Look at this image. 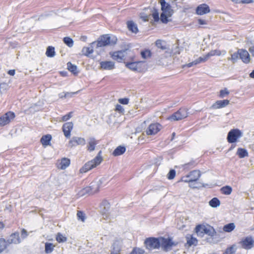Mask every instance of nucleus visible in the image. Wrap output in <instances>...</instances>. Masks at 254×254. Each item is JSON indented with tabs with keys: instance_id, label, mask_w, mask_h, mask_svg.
<instances>
[{
	"instance_id": "obj_1",
	"label": "nucleus",
	"mask_w": 254,
	"mask_h": 254,
	"mask_svg": "<svg viewBox=\"0 0 254 254\" xmlns=\"http://www.w3.org/2000/svg\"><path fill=\"white\" fill-rule=\"evenodd\" d=\"M161 9L162 12L160 15V20L163 23L167 24L170 20L168 17H171L174 13L171 5L166 2L165 0H160Z\"/></svg>"
},
{
	"instance_id": "obj_2",
	"label": "nucleus",
	"mask_w": 254,
	"mask_h": 254,
	"mask_svg": "<svg viewBox=\"0 0 254 254\" xmlns=\"http://www.w3.org/2000/svg\"><path fill=\"white\" fill-rule=\"evenodd\" d=\"M109 182V178L107 176H104L102 177L96 178L91 184L90 186L88 187L90 191V193L94 194L98 191L99 189Z\"/></svg>"
},
{
	"instance_id": "obj_3",
	"label": "nucleus",
	"mask_w": 254,
	"mask_h": 254,
	"mask_svg": "<svg viewBox=\"0 0 254 254\" xmlns=\"http://www.w3.org/2000/svg\"><path fill=\"white\" fill-rule=\"evenodd\" d=\"M117 38L114 36H110L109 35H103L100 36L95 45L96 48L102 47L107 45H114L117 43Z\"/></svg>"
},
{
	"instance_id": "obj_4",
	"label": "nucleus",
	"mask_w": 254,
	"mask_h": 254,
	"mask_svg": "<svg viewBox=\"0 0 254 254\" xmlns=\"http://www.w3.org/2000/svg\"><path fill=\"white\" fill-rule=\"evenodd\" d=\"M101 151H100L97 155L93 160L87 162L80 169V173H84L96 167L97 165H99L103 160L102 157L101 156Z\"/></svg>"
},
{
	"instance_id": "obj_5",
	"label": "nucleus",
	"mask_w": 254,
	"mask_h": 254,
	"mask_svg": "<svg viewBox=\"0 0 254 254\" xmlns=\"http://www.w3.org/2000/svg\"><path fill=\"white\" fill-rule=\"evenodd\" d=\"M242 135L243 133L240 129L238 128L232 129L228 133L227 137V141L230 143H235Z\"/></svg>"
},
{
	"instance_id": "obj_6",
	"label": "nucleus",
	"mask_w": 254,
	"mask_h": 254,
	"mask_svg": "<svg viewBox=\"0 0 254 254\" xmlns=\"http://www.w3.org/2000/svg\"><path fill=\"white\" fill-rule=\"evenodd\" d=\"M188 117V112L185 108H181L170 116L168 119L171 121H179Z\"/></svg>"
},
{
	"instance_id": "obj_7",
	"label": "nucleus",
	"mask_w": 254,
	"mask_h": 254,
	"mask_svg": "<svg viewBox=\"0 0 254 254\" xmlns=\"http://www.w3.org/2000/svg\"><path fill=\"white\" fill-rule=\"evenodd\" d=\"M110 254H124L122 240H118L113 243Z\"/></svg>"
},
{
	"instance_id": "obj_8",
	"label": "nucleus",
	"mask_w": 254,
	"mask_h": 254,
	"mask_svg": "<svg viewBox=\"0 0 254 254\" xmlns=\"http://www.w3.org/2000/svg\"><path fill=\"white\" fill-rule=\"evenodd\" d=\"M145 244L149 250L158 249L160 247L159 238H148L145 240Z\"/></svg>"
},
{
	"instance_id": "obj_9",
	"label": "nucleus",
	"mask_w": 254,
	"mask_h": 254,
	"mask_svg": "<svg viewBox=\"0 0 254 254\" xmlns=\"http://www.w3.org/2000/svg\"><path fill=\"white\" fill-rule=\"evenodd\" d=\"M15 117L12 112H8L0 117V126H4L9 124Z\"/></svg>"
},
{
	"instance_id": "obj_10",
	"label": "nucleus",
	"mask_w": 254,
	"mask_h": 254,
	"mask_svg": "<svg viewBox=\"0 0 254 254\" xmlns=\"http://www.w3.org/2000/svg\"><path fill=\"white\" fill-rule=\"evenodd\" d=\"M144 63L142 61L127 62L126 66L132 71L140 72L142 69V65Z\"/></svg>"
},
{
	"instance_id": "obj_11",
	"label": "nucleus",
	"mask_w": 254,
	"mask_h": 254,
	"mask_svg": "<svg viewBox=\"0 0 254 254\" xmlns=\"http://www.w3.org/2000/svg\"><path fill=\"white\" fill-rule=\"evenodd\" d=\"M85 143V139L84 138L74 136L69 141L68 146L72 148L79 145H84Z\"/></svg>"
},
{
	"instance_id": "obj_12",
	"label": "nucleus",
	"mask_w": 254,
	"mask_h": 254,
	"mask_svg": "<svg viewBox=\"0 0 254 254\" xmlns=\"http://www.w3.org/2000/svg\"><path fill=\"white\" fill-rule=\"evenodd\" d=\"M240 244L243 248L246 250H250L254 246V240L251 236H249L243 239Z\"/></svg>"
},
{
	"instance_id": "obj_13",
	"label": "nucleus",
	"mask_w": 254,
	"mask_h": 254,
	"mask_svg": "<svg viewBox=\"0 0 254 254\" xmlns=\"http://www.w3.org/2000/svg\"><path fill=\"white\" fill-rule=\"evenodd\" d=\"M161 125L158 123L151 124L146 130L147 135H154L161 129Z\"/></svg>"
},
{
	"instance_id": "obj_14",
	"label": "nucleus",
	"mask_w": 254,
	"mask_h": 254,
	"mask_svg": "<svg viewBox=\"0 0 254 254\" xmlns=\"http://www.w3.org/2000/svg\"><path fill=\"white\" fill-rule=\"evenodd\" d=\"M110 205L109 202L106 201H103L100 205V211L103 215V218L106 219L109 216V210Z\"/></svg>"
},
{
	"instance_id": "obj_15",
	"label": "nucleus",
	"mask_w": 254,
	"mask_h": 254,
	"mask_svg": "<svg viewBox=\"0 0 254 254\" xmlns=\"http://www.w3.org/2000/svg\"><path fill=\"white\" fill-rule=\"evenodd\" d=\"M73 124L72 122H67L64 123L62 127L63 131L64 136L66 138H69L70 136V132L73 128Z\"/></svg>"
},
{
	"instance_id": "obj_16",
	"label": "nucleus",
	"mask_w": 254,
	"mask_h": 254,
	"mask_svg": "<svg viewBox=\"0 0 254 254\" xmlns=\"http://www.w3.org/2000/svg\"><path fill=\"white\" fill-rule=\"evenodd\" d=\"M239 57L242 61L245 64H248L250 62L251 58L248 52L245 49H239Z\"/></svg>"
},
{
	"instance_id": "obj_17",
	"label": "nucleus",
	"mask_w": 254,
	"mask_h": 254,
	"mask_svg": "<svg viewBox=\"0 0 254 254\" xmlns=\"http://www.w3.org/2000/svg\"><path fill=\"white\" fill-rule=\"evenodd\" d=\"M126 51H119L115 52L112 55V58L118 62H122L126 57Z\"/></svg>"
},
{
	"instance_id": "obj_18",
	"label": "nucleus",
	"mask_w": 254,
	"mask_h": 254,
	"mask_svg": "<svg viewBox=\"0 0 254 254\" xmlns=\"http://www.w3.org/2000/svg\"><path fill=\"white\" fill-rule=\"evenodd\" d=\"M209 7L205 3L199 5L196 9V13L198 15H203L209 13Z\"/></svg>"
},
{
	"instance_id": "obj_19",
	"label": "nucleus",
	"mask_w": 254,
	"mask_h": 254,
	"mask_svg": "<svg viewBox=\"0 0 254 254\" xmlns=\"http://www.w3.org/2000/svg\"><path fill=\"white\" fill-rule=\"evenodd\" d=\"M100 68L103 70H112L115 68V63L112 61H103L100 63Z\"/></svg>"
},
{
	"instance_id": "obj_20",
	"label": "nucleus",
	"mask_w": 254,
	"mask_h": 254,
	"mask_svg": "<svg viewBox=\"0 0 254 254\" xmlns=\"http://www.w3.org/2000/svg\"><path fill=\"white\" fill-rule=\"evenodd\" d=\"M8 244H19L21 240L19 238V233L16 232L12 234L7 239Z\"/></svg>"
},
{
	"instance_id": "obj_21",
	"label": "nucleus",
	"mask_w": 254,
	"mask_h": 254,
	"mask_svg": "<svg viewBox=\"0 0 254 254\" xmlns=\"http://www.w3.org/2000/svg\"><path fill=\"white\" fill-rule=\"evenodd\" d=\"M160 247L165 250H168L172 246L171 240L169 239L159 238Z\"/></svg>"
},
{
	"instance_id": "obj_22",
	"label": "nucleus",
	"mask_w": 254,
	"mask_h": 254,
	"mask_svg": "<svg viewBox=\"0 0 254 254\" xmlns=\"http://www.w3.org/2000/svg\"><path fill=\"white\" fill-rule=\"evenodd\" d=\"M186 238L187 239V243L185 244V246L190 247L191 246H196L197 245V240L196 238L193 237L191 235H187Z\"/></svg>"
},
{
	"instance_id": "obj_23",
	"label": "nucleus",
	"mask_w": 254,
	"mask_h": 254,
	"mask_svg": "<svg viewBox=\"0 0 254 254\" xmlns=\"http://www.w3.org/2000/svg\"><path fill=\"white\" fill-rule=\"evenodd\" d=\"M96 42H93L90 44V47H84L81 51L82 54L87 57H89V55L93 52V47L95 45Z\"/></svg>"
},
{
	"instance_id": "obj_24",
	"label": "nucleus",
	"mask_w": 254,
	"mask_h": 254,
	"mask_svg": "<svg viewBox=\"0 0 254 254\" xmlns=\"http://www.w3.org/2000/svg\"><path fill=\"white\" fill-rule=\"evenodd\" d=\"M127 29L132 33L136 34L138 32V29L137 24L132 20L127 21Z\"/></svg>"
},
{
	"instance_id": "obj_25",
	"label": "nucleus",
	"mask_w": 254,
	"mask_h": 254,
	"mask_svg": "<svg viewBox=\"0 0 254 254\" xmlns=\"http://www.w3.org/2000/svg\"><path fill=\"white\" fill-rule=\"evenodd\" d=\"M229 104V100L226 99L223 100H218L213 105L214 109H219L227 106Z\"/></svg>"
},
{
	"instance_id": "obj_26",
	"label": "nucleus",
	"mask_w": 254,
	"mask_h": 254,
	"mask_svg": "<svg viewBox=\"0 0 254 254\" xmlns=\"http://www.w3.org/2000/svg\"><path fill=\"white\" fill-rule=\"evenodd\" d=\"M52 140V136L51 134H47L43 135L41 138L40 141L42 145L46 146L50 145V142Z\"/></svg>"
},
{
	"instance_id": "obj_27",
	"label": "nucleus",
	"mask_w": 254,
	"mask_h": 254,
	"mask_svg": "<svg viewBox=\"0 0 254 254\" xmlns=\"http://www.w3.org/2000/svg\"><path fill=\"white\" fill-rule=\"evenodd\" d=\"M193 177L189 183V187L192 188H197L200 186V183L198 182L199 177Z\"/></svg>"
},
{
	"instance_id": "obj_28",
	"label": "nucleus",
	"mask_w": 254,
	"mask_h": 254,
	"mask_svg": "<svg viewBox=\"0 0 254 254\" xmlns=\"http://www.w3.org/2000/svg\"><path fill=\"white\" fill-rule=\"evenodd\" d=\"M214 229L210 225L205 226L204 234L208 235L210 236H214L216 234Z\"/></svg>"
},
{
	"instance_id": "obj_29",
	"label": "nucleus",
	"mask_w": 254,
	"mask_h": 254,
	"mask_svg": "<svg viewBox=\"0 0 254 254\" xmlns=\"http://www.w3.org/2000/svg\"><path fill=\"white\" fill-rule=\"evenodd\" d=\"M98 143V141L96 140L95 138H90L88 142V150L90 151L94 150L96 145Z\"/></svg>"
},
{
	"instance_id": "obj_30",
	"label": "nucleus",
	"mask_w": 254,
	"mask_h": 254,
	"mask_svg": "<svg viewBox=\"0 0 254 254\" xmlns=\"http://www.w3.org/2000/svg\"><path fill=\"white\" fill-rule=\"evenodd\" d=\"M126 147L124 146H119L117 147L113 151V155L114 156H117L122 155L126 151Z\"/></svg>"
},
{
	"instance_id": "obj_31",
	"label": "nucleus",
	"mask_w": 254,
	"mask_h": 254,
	"mask_svg": "<svg viewBox=\"0 0 254 254\" xmlns=\"http://www.w3.org/2000/svg\"><path fill=\"white\" fill-rule=\"evenodd\" d=\"M236 154L240 158L248 156V152L245 148H238Z\"/></svg>"
},
{
	"instance_id": "obj_32",
	"label": "nucleus",
	"mask_w": 254,
	"mask_h": 254,
	"mask_svg": "<svg viewBox=\"0 0 254 254\" xmlns=\"http://www.w3.org/2000/svg\"><path fill=\"white\" fill-rule=\"evenodd\" d=\"M55 246L51 243H46L45 245V252L46 254L51 253L54 250Z\"/></svg>"
},
{
	"instance_id": "obj_33",
	"label": "nucleus",
	"mask_w": 254,
	"mask_h": 254,
	"mask_svg": "<svg viewBox=\"0 0 254 254\" xmlns=\"http://www.w3.org/2000/svg\"><path fill=\"white\" fill-rule=\"evenodd\" d=\"M209 204L212 207L216 208L220 206V201L217 198L214 197L209 201Z\"/></svg>"
},
{
	"instance_id": "obj_34",
	"label": "nucleus",
	"mask_w": 254,
	"mask_h": 254,
	"mask_svg": "<svg viewBox=\"0 0 254 254\" xmlns=\"http://www.w3.org/2000/svg\"><path fill=\"white\" fill-rule=\"evenodd\" d=\"M70 160L67 158H64L61 160L60 168L62 169H64L70 164Z\"/></svg>"
},
{
	"instance_id": "obj_35",
	"label": "nucleus",
	"mask_w": 254,
	"mask_h": 254,
	"mask_svg": "<svg viewBox=\"0 0 254 254\" xmlns=\"http://www.w3.org/2000/svg\"><path fill=\"white\" fill-rule=\"evenodd\" d=\"M46 55L49 58H53L55 56V48L52 46H49L47 48Z\"/></svg>"
},
{
	"instance_id": "obj_36",
	"label": "nucleus",
	"mask_w": 254,
	"mask_h": 254,
	"mask_svg": "<svg viewBox=\"0 0 254 254\" xmlns=\"http://www.w3.org/2000/svg\"><path fill=\"white\" fill-rule=\"evenodd\" d=\"M9 244H8L7 240L3 238H0V253L5 250Z\"/></svg>"
},
{
	"instance_id": "obj_37",
	"label": "nucleus",
	"mask_w": 254,
	"mask_h": 254,
	"mask_svg": "<svg viewBox=\"0 0 254 254\" xmlns=\"http://www.w3.org/2000/svg\"><path fill=\"white\" fill-rule=\"evenodd\" d=\"M235 228V225L234 223H229L225 225L223 227V230L225 232H230L232 231Z\"/></svg>"
},
{
	"instance_id": "obj_38",
	"label": "nucleus",
	"mask_w": 254,
	"mask_h": 254,
	"mask_svg": "<svg viewBox=\"0 0 254 254\" xmlns=\"http://www.w3.org/2000/svg\"><path fill=\"white\" fill-rule=\"evenodd\" d=\"M86 194H92L90 193V191L88 187L81 190L77 194L79 197L83 196Z\"/></svg>"
},
{
	"instance_id": "obj_39",
	"label": "nucleus",
	"mask_w": 254,
	"mask_h": 254,
	"mask_svg": "<svg viewBox=\"0 0 254 254\" xmlns=\"http://www.w3.org/2000/svg\"><path fill=\"white\" fill-rule=\"evenodd\" d=\"M67 69L74 74H77V66L74 64H72L70 62L67 64Z\"/></svg>"
},
{
	"instance_id": "obj_40",
	"label": "nucleus",
	"mask_w": 254,
	"mask_h": 254,
	"mask_svg": "<svg viewBox=\"0 0 254 254\" xmlns=\"http://www.w3.org/2000/svg\"><path fill=\"white\" fill-rule=\"evenodd\" d=\"M221 191L222 193L226 195H229L231 193L232 189V188L230 186H226L225 187H223L221 189Z\"/></svg>"
},
{
	"instance_id": "obj_41",
	"label": "nucleus",
	"mask_w": 254,
	"mask_h": 254,
	"mask_svg": "<svg viewBox=\"0 0 254 254\" xmlns=\"http://www.w3.org/2000/svg\"><path fill=\"white\" fill-rule=\"evenodd\" d=\"M205 225H198L195 228V232L197 235L202 236L204 234Z\"/></svg>"
},
{
	"instance_id": "obj_42",
	"label": "nucleus",
	"mask_w": 254,
	"mask_h": 254,
	"mask_svg": "<svg viewBox=\"0 0 254 254\" xmlns=\"http://www.w3.org/2000/svg\"><path fill=\"white\" fill-rule=\"evenodd\" d=\"M56 240L59 243H64L67 241V238L61 233H58L56 236Z\"/></svg>"
},
{
	"instance_id": "obj_43",
	"label": "nucleus",
	"mask_w": 254,
	"mask_h": 254,
	"mask_svg": "<svg viewBox=\"0 0 254 254\" xmlns=\"http://www.w3.org/2000/svg\"><path fill=\"white\" fill-rule=\"evenodd\" d=\"M63 41L64 43L69 47H72L73 45V40L69 37H64L63 39Z\"/></svg>"
},
{
	"instance_id": "obj_44",
	"label": "nucleus",
	"mask_w": 254,
	"mask_h": 254,
	"mask_svg": "<svg viewBox=\"0 0 254 254\" xmlns=\"http://www.w3.org/2000/svg\"><path fill=\"white\" fill-rule=\"evenodd\" d=\"M141 56L142 58L146 59L147 58L151 57V53L150 50H145L144 51H141Z\"/></svg>"
},
{
	"instance_id": "obj_45",
	"label": "nucleus",
	"mask_w": 254,
	"mask_h": 254,
	"mask_svg": "<svg viewBox=\"0 0 254 254\" xmlns=\"http://www.w3.org/2000/svg\"><path fill=\"white\" fill-rule=\"evenodd\" d=\"M221 55V52L220 51L217 50H212L210 51L209 53H208L206 54L207 57L209 59L210 57L217 55V56H220Z\"/></svg>"
},
{
	"instance_id": "obj_46",
	"label": "nucleus",
	"mask_w": 254,
	"mask_h": 254,
	"mask_svg": "<svg viewBox=\"0 0 254 254\" xmlns=\"http://www.w3.org/2000/svg\"><path fill=\"white\" fill-rule=\"evenodd\" d=\"M152 15L155 21L157 22L159 20V12L157 9L154 8Z\"/></svg>"
},
{
	"instance_id": "obj_47",
	"label": "nucleus",
	"mask_w": 254,
	"mask_h": 254,
	"mask_svg": "<svg viewBox=\"0 0 254 254\" xmlns=\"http://www.w3.org/2000/svg\"><path fill=\"white\" fill-rule=\"evenodd\" d=\"M144 251L141 249L135 248L129 254H144Z\"/></svg>"
},
{
	"instance_id": "obj_48",
	"label": "nucleus",
	"mask_w": 254,
	"mask_h": 254,
	"mask_svg": "<svg viewBox=\"0 0 254 254\" xmlns=\"http://www.w3.org/2000/svg\"><path fill=\"white\" fill-rule=\"evenodd\" d=\"M239 50L237 52H235L234 54H232L231 60L232 61L233 63H235L237 62L239 57Z\"/></svg>"
},
{
	"instance_id": "obj_49",
	"label": "nucleus",
	"mask_w": 254,
	"mask_h": 254,
	"mask_svg": "<svg viewBox=\"0 0 254 254\" xmlns=\"http://www.w3.org/2000/svg\"><path fill=\"white\" fill-rule=\"evenodd\" d=\"M77 216L78 220H80L82 222L85 221V216L82 212L78 211L77 213Z\"/></svg>"
},
{
	"instance_id": "obj_50",
	"label": "nucleus",
	"mask_w": 254,
	"mask_h": 254,
	"mask_svg": "<svg viewBox=\"0 0 254 254\" xmlns=\"http://www.w3.org/2000/svg\"><path fill=\"white\" fill-rule=\"evenodd\" d=\"M73 112H70L64 116L62 118V122H65L68 120L70 118H71L72 116Z\"/></svg>"
},
{
	"instance_id": "obj_51",
	"label": "nucleus",
	"mask_w": 254,
	"mask_h": 254,
	"mask_svg": "<svg viewBox=\"0 0 254 254\" xmlns=\"http://www.w3.org/2000/svg\"><path fill=\"white\" fill-rule=\"evenodd\" d=\"M229 94V91L227 90V88H225L223 90H221L220 91V95L219 97L220 98H224L226 95H228Z\"/></svg>"
},
{
	"instance_id": "obj_52",
	"label": "nucleus",
	"mask_w": 254,
	"mask_h": 254,
	"mask_svg": "<svg viewBox=\"0 0 254 254\" xmlns=\"http://www.w3.org/2000/svg\"><path fill=\"white\" fill-rule=\"evenodd\" d=\"M192 178V176H184L181 178V181L189 184Z\"/></svg>"
},
{
	"instance_id": "obj_53",
	"label": "nucleus",
	"mask_w": 254,
	"mask_h": 254,
	"mask_svg": "<svg viewBox=\"0 0 254 254\" xmlns=\"http://www.w3.org/2000/svg\"><path fill=\"white\" fill-rule=\"evenodd\" d=\"M155 44H156V46L158 48H159L162 50H165L166 49V48L165 46L162 45V41L161 40H156V41L155 42Z\"/></svg>"
},
{
	"instance_id": "obj_54",
	"label": "nucleus",
	"mask_w": 254,
	"mask_h": 254,
	"mask_svg": "<svg viewBox=\"0 0 254 254\" xmlns=\"http://www.w3.org/2000/svg\"><path fill=\"white\" fill-rule=\"evenodd\" d=\"M119 102L124 105H127L128 103L129 99L127 98H121L119 100Z\"/></svg>"
},
{
	"instance_id": "obj_55",
	"label": "nucleus",
	"mask_w": 254,
	"mask_h": 254,
	"mask_svg": "<svg viewBox=\"0 0 254 254\" xmlns=\"http://www.w3.org/2000/svg\"><path fill=\"white\" fill-rule=\"evenodd\" d=\"M194 165V161L190 162L187 164H185L183 165V167L185 169L189 168L190 167H192Z\"/></svg>"
},
{
	"instance_id": "obj_56",
	"label": "nucleus",
	"mask_w": 254,
	"mask_h": 254,
	"mask_svg": "<svg viewBox=\"0 0 254 254\" xmlns=\"http://www.w3.org/2000/svg\"><path fill=\"white\" fill-rule=\"evenodd\" d=\"M116 111H118L120 113H123L124 111V109L121 105H117L116 107Z\"/></svg>"
},
{
	"instance_id": "obj_57",
	"label": "nucleus",
	"mask_w": 254,
	"mask_h": 254,
	"mask_svg": "<svg viewBox=\"0 0 254 254\" xmlns=\"http://www.w3.org/2000/svg\"><path fill=\"white\" fill-rule=\"evenodd\" d=\"M203 173H204V172H202L199 170H194L192 171H190L189 175H201Z\"/></svg>"
},
{
	"instance_id": "obj_58",
	"label": "nucleus",
	"mask_w": 254,
	"mask_h": 254,
	"mask_svg": "<svg viewBox=\"0 0 254 254\" xmlns=\"http://www.w3.org/2000/svg\"><path fill=\"white\" fill-rule=\"evenodd\" d=\"M28 234L27 231L24 229H22L21 230V237L23 239H25L28 236Z\"/></svg>"
},
{
	"instance_id": "obj_59",
	"label": "nucleus",
	"mask_w": 254,
	"mask_h": 254,
	"mask_svg": "<svg viewBox=\"0 0 254 254\" xmlns=\"http://www.w3.org/2000/svg\"><path fill=\"white\" fill-rule=\"evenodd\" d=\"M234 253V249L232 247H230L229 248H228L226 250L225 253H224V254H233Z\"/></svg>"
},
{
	"instance_id": "obj_60",
	"label": "nucleus",
	"mask_w": 254,
	"mask_h": 254,
	"mask_svg": "<svg viewBox=\"0 0 254 254\" xmlns=\"http://www.w3.org/2000/svg\"><path fill=\"white\" fill-rule=\"evenodd\" d=\"M198 58H199V60L200 63H204V62H206L208 59L206 55H205L203 57H200Z\"/></svg>"
},
{
	"instance_id": "obj_61",
	"label": "nucleus",
	"mask_w": 254,
	"mask_h": 254,
	"mask_svg": "<svg viewBox=\"0 0 254 254\" xmlns=\"http://www.w3.org/2000/svg\"><path fill=\"white\" fill-rule=\"evenodd\" d=\"M75 93V92H64V96H65V98L71 97Z\"/></svg>"
},
{
	"instance_id": "obj_62",
	"label": "nucleus",
	"mask_w": 254,
	"mask_h": 254,
	"mask_svg": "<svg viewBox=\"0 0 254 254\" xmlns=\"http://www.w3.org/2000/svg\"><path fill=\"white\" fill-rule=\"evenodd\" d=\"M198 23L200 25L207 24V21L205 20H203V19H198Z\"/></svg>"
},
{
	"instance_id": "obj_63",
	"label": "nucleus",
	"mask_w": 254,
	"mask_h": 254,
	"mask_svg": "<svg viewBox=\"0 0 254 254\" xmlns=\"http://www.w3.org/2000/svg\"><path fill=\"white\" fill-rule=\"evenodd\" d=\"M249 51L252 54V56L254 57V46L250 47L249 49Z\"/></svg>"
},
{
	"instance_id": "obj_64",
	"label": "nucleus",
	"mask_w": 254,
	"mask_h": 254,
	"mask_svg": "<svg viewBox=\"0 0 254 254\" xmlns=\"http://www.w3.org/2000/svg\"><path fill=\"white\" fill-rule=\"evenodd\" d=\"M167 175H176V171L174 169H171Z\"/></svg>"
}]
</instances>
